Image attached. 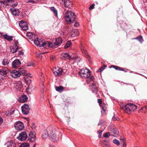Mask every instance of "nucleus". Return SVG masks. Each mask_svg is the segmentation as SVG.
Listing matches in <instances>:
<instances>
[{"instance_id":"nucleus-6","label":"nucleus","mask_w":147,"mask_h":147,"mask_svg":"<svg viewBox=\"0 0 147 147\" xmlns=\"http://www.w3.org/2000/svg\"><path fill=\"white\" fill-rule=\"evenodd\" d=\"M21 108L22 112L23 114L27 115L29 113L30 109L28 105L24 104L22 106Z\"/></svg>"},{"instance_id":"nucleus-7","label":"nucleus","mask_w":147,"mask_h":147,"mask_svg":"<svg viewBox=\"0 0 147 147\" xmlns=\"http://www.w3.org/2000/svg\"><path fill=\"white\" fill-rule=\"evenodd\" d=\"M20 27L23 30H26L28 29V26L27 22L21 21L19 23Z\"/></svg>"},{"instance_id":"nucleus-12","label":"nucleus","mask_w":147,"mask_h":147,"mask_svg":"<svg viewBox=\"0 0 147 147\" xmlns=\"http://www.w3.org/2000/svg\"><path fill=\"white\" fill-rule=\"evenodd\" d=\"M55 41L53 42V48L57 47L61 45L62 43V39L60 38H58L55 40Z\"/></svg>"},{"instance_id":"nucleus-44","label":"nucleus","mask_w":147,"mask_h":147,"mask_svg":"<svg viewBox=\"0 0 147 147\" xmlns=\"http://www.w3.org/2000/svg\"><path fill=\"white\" fill-rule=\"evenodd\" d=\"M113 142L114 144H116L117 146H119L120 144V142L117 139H114L113 141Z\"/></svg>"},{"instance_id":"nucleus-64","label":"nucleus","mask_w":147,"mask_h":147,"mask_svg":"<svg viewBox=\"0 0 147 147\" xmlns=\"http://www.w3.org/2000/svg\"><path fill=\"white\" fill-rule=\"evenodd\" d=\"M39 58H41V56H40V55H39Z\"/></svg>"},{"instance_id":"nucleus-56","label":"nucleus","mask_w":147,"mask_h":147,"mask_svg":"<svg viewBox=\"0 0 147 147\" xmlns=\"http://www.w3.org/2000/svg\"><path fill=\"white\" fill-rule=\"evenodd\" d=\"M104 69V68L103 67H100L98 70V72H100Z\"/></svg>"},{"instance_id":"nucleus-40","label":"nucleus","mask_w":147,"mask_h":147,"mask_svg":"<svg viewBox=\"0 0 147 147\" xmlns=\"http://www.w3.org/2000/svg\"><path fill=\"white\" fill-rule=\"evenodd\" d=\"M102 145L103 147H110L109 143L105 141L102 142Z\"/></svg>"},{"instance_id":"nucleus-62","label":"nucleus","mask_w":147,"mask_h":147,"mask_svg":"<svg viewBox=\"0 0 147 147\" xmlns=\"http://www.w3.org/2000/svg\"><path fill=\"white\" fill-rule=\"evenodd\" d=\"M98 137L99 138H101V134L99 133V134L98 135Z\"/></svg>"},{"instance_id":"nucleus-25","label":"nucleus","mask_w":147,"mask_h":147,"mask_svg":"<svg viewBox=\"0 0 147 147\" xmlns=\"http://www.w3.org/2000/svg\"><path fill=\"white\" fill-rule=\"evenodd\" d=\"M79 35V32L77 29L73 30L71 32V35L72 37H74L75 36H78Z\"/></svg>"},{"instance_id":"nucleus-42","label":"nucleus","mask_w":147,"mask_h":147,"mask_svg":"<svg viewBox=\"0 0 147 147\" xmlns=\"http://www.w3.org/2000/svg\"><path fill=\"white\" fill-rule=\"evenodd\" d=\"M19 147H30V144L28 143H24L21 144Z\"/></svg>"},{"instance_id":"nucleus-63","label":"nucleus","mask_w":147,"mask_h":147,"mask_svg":"<svg viewBox=\"0 0 147 147\" xmlns=\"http://www.w3.org/2000/svg\"><path fill=\"white\" fill-rule=\"evenodd\" d=\"M36 144L35 143H34L33 145V147H36Z\"/></svg>"},{"instance_id":"nucleus-39","label":"nucleus","mask_w":147,"mask_h":147,"mask_svg":"<svg viewBox=\"0 0 147 147\" xmlns=\"http://www.w3.org/2000/svg\"><path fill=\"white\" fill-rule=\"evenodd\" d=\"M130 107L131 112L134 111L137 109V107L135 105L132 103H129Z\"/></svg>"},{"instance_id":"nucleus-36","label":"nucleus","mask_w":147,"mask_h":147,"mask_svg":"<svg viewBox=\"0 0 147 147\" xmlns=\"http://www.w3.org/2000/svg\"><path fill=\"white\" fill-rule=\"evenodd\" d=\"M55 89L57 91L61 92L63 91L64 88L63 86H55Z\"/></svg>"},{"instance_id":"nucleus-46","label":"nucleus","mask_w":147,"mask_h":147,"mask_svg":"<svg viewBox=\"0 0 147 147\" xmlns=\"http://www.w3.org/2000/svg\"><path fill=\"white\" fill-rule=\"evenodd\" d=\"M141 110H142L144 112H145L147 111V106H145L144 107H141Z\"/></svg>"},{"instance_id":"nucleus-28","label":"nucleus","mask_w":147,"mask_h":147,"mask_svg":"<svg viewBox=\"0 0 147 147\" xmlns=\"http://www.w3.org/2000/svg\"><path fill=\"white\" fill-rule=\"evenodd\" d=\"M49 137V132L48 131V129L47 130H44L43 131L42 137L43 139H46Z\"/></svg>"},{"instance_id":"nucleus-38","label":"nucleus","mask_w":147,"mask_h":147,"mask_svg":"<svg viewBox=\"0 0 147 147\" xmlns=\"http://www.w3.org/2000/svg\"><path fill=\"white\" fill-rule=\"evenodd\" d=\"M9 63V60L7 59H4L2 61V64L4 66H7Z\"/></svg>"},{"instance_id":"nucleus-32","label":"nucleus","mask_w":147,"mask_h":147,"mask_svg":"<svg viewBox=\"0 0 147 147\" xmlns=\"http://www.w3.org/2000/svg\"><path fill=\"white\" fill-rule=\"evenodd\" d=\"M18 49V46L17 43H16L13 46L10 48L11 51L13 53H15L17 51Z\"/></svg>"},{"instance_id":"nucleus-54","label":"nucleus","mask_w":147,"mask_h":147,"mask_svg":"<svg viewBox=\"0 0 147 147\" xmlns=\"http://www.w3.org/2000/svg\"><path fill=\"white\" fill-rule=\"evenodd\" d=\"M55 58V56H51L50 57V59L51 61L53 60Z\"/></svg>"},{"instance_id":"nucleus-27","label":"nucleus","mask_w":147,"mask_h":147,"mask_svg":"<svg viewBox=\"0 0 147 147\" xmlns=\"http://www.w3.org/2000/svg\"><path fill=\"white\" fill-rule=\"evenodd\" d=\"M48 131L49 132V137H50L53 135V133H55L56 132L54 129L50 127L48 128Z\"/></svg>"},{"instance_id":"nucleus-24","label":"nucleus","mask_w":147,"mask_h":147,"mask_svg":"<svg viewBox=\"0 0 147 147\" xmlns=\"http://www.w3.org/2000/svg\"><path fill=\"white\" fill-rule=\"evenodd\" d=\"M28 97L26 95L22 96L18 99V101L21 102H24L28 100Z\"/></svg>"},{"instance_id":"nucleus-29","label":"nucleus","mask_w":147,"mask_h":147,"mask_svg":"<svg viewBox=\"0 0 147 147\" xmlns=\"http://www.w3.org/2000/svg\"><path fill=\"white\" fill-rule=\"evenodd\" d=\"M28 35L30 36L29 38L31 39L34 41L38 38L37 36L33 33H29Z\"/></svg>"},{"instance_id":"nucleus-19","label":"nucleus","mask_w":147,"mask_h":147,"mask_svg":"<svg viewBox=\"0 0 147 147\" xmlns=\"http://www.w3.org/2000/svg\"><path fill=\"white\" fill-rule=\"evenodd\" d=\"M59 134L58 132H56L55 133H53V135L51 136V140L53 142H57L58 140L59 137L58 134Z\"/></svg>"},{"instance_id":"nucleus-50","label":"nucleus","mask_w":147,"mask_h":147,"mask_svg":"<svg viewBox=\"0 0 147 147\" xmlns=\"http://www.w3.org/2000/svg\"><path fill=\"white\" fill-rule=\"evenodd\" d=\"M94 4L91 5L89 7V9H93L94 8Z\"/></svg>"},{"instance_id":"nucleus-48","label":"nucleus","mask_w":147,"mask_h":147,"mask_svg":"<svg viewBox=\"0 0 147 147\" xmlns=\"http://www.w3.org/2000/svg\"><path fill=\"white\" fill-rule=\"evenodd\" d=\"M110 135V134L109 132H106L103 135L104 137L108 138Z\"/></svg>"},{"instance_id":"nucleus-17","label":"nucleus","mask_w":147,"mask_h":147,"mask_svg":"<svg viewBox=\"0 0 147 147\" xmlns=\"http://www.w3.org/2000/svg\"><path fill=\"white\" fill-rule=\"evenodd\" d=\"M63 1L64 5L65 7L70 8L72 4L71 0H61Z\"/></svg>"},{"instance_id":"nucleus-60","label":"nucleus","mask_w":147,"mask_h":147,"mask_svg":"<svg viewBox=\"0 0 147 147\" xmlns=\"http://www.w3.org/2000/svg\"><path fill=\"white\" fill-rule=\"evenodd\" d=\"M41 88L42 89H44V84H42V85L41 86Z\"/></svg>"},{"instance_id":"nucleus-51","label":"nucleus","mask_w":147,"mask_h":147,"mask_svg":"<svg viewBox=\"0 0 147 147\" xmlns=\"http://www.w3.org/2000/svg\"><path fill=\"white\" fill-rule=\"evenodd\" d=\"M34 63L32 62L28 63H27L28 66H33Z\"/></svg>"},{"instance_id":"nucleus-59","label":"nucleus","mask_w":147,"mask_h":147,"mask_svg":"<svg viewBox=\"0 0 147 147\" xmlns=\"http://www.w3.org/2000/svg\"><path fill=\"white\" fill-rule=\"evenodd\" d=\"M17 4H13V5H12V7H16V6H17Z\"/></svg>"},{"instance_id":"nucleus-13","label":"nucleus","mask_w":147,"mask_h":147,"mask_svg":"<svg viewBox=\"0 0 147 147\" xmlns=\"http://www.w3.org/2000/svg\"><path fill=\"white\" fill-rule=\"evenodd\" d=\"M10 75L14 78H16L19 77L20 76V74H19L18 71L16 70H12L10 72Z\"/></svg>"},{"instance_id":"nucleus-43","label":"nucleus","mask_w":147,"mask_h":147,"mask_svg":"<svg viewBox=\"0 0 147 147\" xmlns=\"http://www.w3.org/2000/svg\"><path fill=\"white\" fill-rule=\"evenodd\" d=\"M71 42L70 41H68L64 46L65 49H67L71 45Z\"/></svg>"},{"instance_id":"nucleus-15","label":"nucleus","mask_w":147,"mask_h":147,"mask_svg":"<svg viewBox=\"0 0 147 147\" xmlns=\"http://www.w3.org/2000/svg\"><path fill=\"white\" fill-rule=\"evenodd\" d=\"M105 122L102 120L100 121L99 122L98 126L102 125V126L101 128V129L99 130V131L97 132L98 134H101L102 132L104 131L105 127H103L102 126L105 125Z\"/></svg>"},{"instance_id":"nucleus-3","label":"nucleus","mask_w":147,"mask_h":147,"mask_svg":"<svg viewBox=\"0 0 147 147\" xmlns=\"http://www.w3.org/2000/svg\"><path fill=\"white\" fill-rule=\"evenodd\" d=\"M98 102L99 103V106L101 107L102 110L101 111L102 113V114H105L107 110V105L104 103L102 104V100L101 99H98Z\"/></svg>"},{"instance_id":"nucleus-20","label":"nucleus","mask_w":147,"mask_h":147,"mask_svg":"<svg viewBox=\"0 0 147 147\" xmlns=\"http://www.w3.org/2000/svg\"><path fill=\"white\" fill-rule=\"evenodd\" d=\"M109 130L111 131V135L115 137H117L119 136V132L117 129H113L112 130L109 129Z\"/></svg>"},{"instance_id":"nucleus-55","label":"nucleus","mask_w":147,"mask_h":147,"mask_svg":"<svg viewBox=\"0 0 147 147\" xmlns=\"http://www.w3.org/2000/svg\"><path fill=\"white\" fill-rule=\"evenodd\" d=\"M15 111H14V110L10 111H9V113H10V114L11 115L13 114L14 113Z\"/></svg>"},{"instance_id":"nucleus-35","label":"nucleus","mask_w":147,"mask_h":147,"mask_svg":"<svg viewBox=\"0 0 147 147\" xmlns=\"http://www.w3.org/2000/svg\"><path fill=\"white\" fill-rule=\"evenodd\" d=\"M86 78V82L88 83H89L91 81H93L94 82V77L93 76H90V75L89 76H88L87 78Z\"/></svg>"},{"instance_id":"nucleus-47","label":"nucleus","mask_w":147,"mask_h":147,"mask_svg":"<svg viewBox=\"0 0 147 147\" xmlns=\"http://www.w3.org/2000/svg\"><path fill=\"white\" fill-rule=\"evenodd\" d=\"M137 39L141 42H142L143 41L142 37L141 36L138 37Z\"/></svg>"},{"instance_id":"nucleus-53","label":"nucleus","mask_w":147,"mask_h":147,"mask_svg":"<svg viewBox=\"0 0 147 147\" xmlns=\"http://www.w3.org/2000/svg\"><path fill=\"white\" fill-rule=\"evenodd\" d=\"M24 54L23 52L22 51H19V55H23Z\"/></svg>"},{"instance_id":"nucleus-14","label":"nucleus","mask_w":147,"mask_h":147,"mask_svg":"<svg viewBox=\"0 0 147 147\" xmlns=\"http://www.w3.org/2000/svg\"><path fill=\"white\" fill-rule=\"evenodd\" d=\"M21 64V62L18 59L15 60L12 62V67L15 68L19 67Z\"/></svg>"},{"instance_id":"nucleus-23","label":"nucleus","mask_w":147,"mask_h":147,"mask_svg":"<svg viewBox=\"0 0 147 147\" xmlns=\"http://www.w3.org/2000/svg\"><path fill=\"white\" fill-rule=\"evenodd\" d=\"M14 2L13 0H4L3 1H0V6L2 5L3 7L4 6V5L7 6V3L10 2L12 3Z\"/></svg>"},{"instance_id":"nucleus-4","label":"nucleus","mask_w":147,"mask_h":147,"mask_svg":"<svg viewBox=\"0 0 147 147\" xmlns=\"http://www.w3.org/2000/svg\"><path fill=\"white\" fill-rule=\"evenodd\" d=\"M14 126L16 129L18 131L22 130L24 127L23 123L20 121H18L15 123Z\"/></svg>"},{"instance_id":"nucleus-37","label":"nucleus","mask_w":147,"mask_h":147,"mask_svg":"<svg viewBox=\"0 0 147 147\" xmlns=\"http://www.w3.org/2000/svg\"><path fill=\"white\" fill-rule=\"evenodd\" d=\"M51 10L53 11L55 14V16L56 17H58V13L57 10L55 8L53 7H51L50 8Z\"/></svg>"},{"instance_id":"nucleus-26","label":"nucleus","mask_w":147,"mask_h":147,"mask_svg":"<svg viewBox=\"0 0 147 147\" xmlns=\"http://www.w3.org/2000/svg\"><path fill=\"white\" fill-rule=\"evenodd\" d=\"M62 69L61 68H58L57 70L53 72L54 74L56 76H59L61 75L62 74Z\"/></svg>"},{"instance_id":"nucleus-33","label":"nucleus","mask_w":147,"mask_h":147,"mask_svg":"<svg viewBox=\"0 0 147 147\" xmlns=\"http://www.w3.org/2000/svg\"><path fill=\"white\" fill-rule=\"evenodd\" d=\"M5 145L7 147H16V144L11 141L7 142L5 144Z\"/></svg>"},{"instance_id":"nucleus-61","label":"nucleus","mask_w":147,"mask_h":147,"mask_svg":"<svg viewBox=\"0 0 147 147\" xmlns=\"http://www.w3.org/2000/svg\"><path fill=\"white\" fill-rule=\"evenodd\" d=\"M29 90V88H28H28H27V89H26V92H27L28 93H29V94H30V92L29 90Z\"/></svg>"},{"instance_id":"nucleus-31","label":"nucleus","mask_w":147,"mask_h":147,"mask_svg":"<svg viewBox=\"0 0 147 147\" xmlns=\"http://www.w3.org/2000/svg\"><path fill=\"white\" fill-rule=\"evenodd\" d=\"M10 11H11L13 15L15 16H18L19 14L20 11L19 9H11Z\"/></svg>"},{"instance_id":"nucleus-49","label":"nucleus","mask_w":147,"mask_h":147,"mask_svg":"<svg viewBox=\"0 0 147 147\" xmlns=\"http://www.w3.org/2000/svg\"><path fill=\"white\" fill-rule=\"evenodd\" d=\"M74 26L76 27H77L79 26V23L77 21H75Z\"/></svg>"},{"instance_id":"nucleus-9","label":"nucleus","mask_w":147,"mask_h":147,"mask_svg":"<svg viewBox=\"0 0 147 147\" xmlns=\"http://www.w3.org/2000/svg\"><path fill=\"white\" fill-rule=\"evenodd\" d=\"M80 48L83 54L87 57V58L88 59L89 61H90L91 59V58L88 54L86 50L85 49L84 47L82 44H81L80 46Z\"/></svg>"},{"instance_id":"nucleus-57","label":"nucleus","mask_w":147,"mask_h":147,"mask_svg":"<svg viewBox=\"0 0 147 147\" xmlns=\"http://www.w3.org/2000/svg\"><path fill=\"white\" fill-rule=\"evenodd\" d=\"M49 147H56L55 145L51 144L49 145Z\"/></svg>"},{"instance_id":"nucleus-34","label":"nucleus","mask_w":147,"mask_h":147,"mask_svg":"<svg viewBox=\"0 0 147 147\" xmlns=\"http://www.w3.org/2000/svg\"><path fill=\"white\" fill-rule=\"evenodd\" d=\"M18 71L19 72V74H20V75H25L27 74V71L23 68H20Z\"/></svg>"},{"instance_id":"nucleus-30","label":"nucleus","mask_w":147,"mask_h":147,"mask_svg":"<svg viewBox=\"0 0 147 147\" xmlns=\"http://www.w3.org/2000/svg\"><path fill=\"white\" fill-rule=\"evenodd\" d=\"M34 43L35 45L40 47H42V41L41 39L38 40V38L34 41Z\"/></svg>"},{"instance_id":"nucleus-41","label":"nucleus","mask_w":147,"mask_h":147,"mask_svg":"<svg viewBox=\"0 0 147 147\" xmlns=\"http://www.w3.org/2000/svg\"><path fill=\"white\" fill-rule=\"evenodd\" d=\"M4 38L9 41H11L12 40V36H9L7 34L5 35L4 36Z\"/></svg>"},{"instance_id":"nucleus-16","label":"nucleus","mask_w":147,"mask_h":147,"mask_svg":"<svg viewBox=\"0 0 147 147\" xmlns=\"http://www.w3.org/2000/svg\"><path fill=\"white\" fill-rule=\"evenodd\" d=\"M22 87V83L20 81H18L14 84V87L17 90H20Z\"/></svg>"},{"instance_id":"nucleus-45","label":"nucleus","mask_w":147,"mask_h":147,"mask_svg":"<svg viewBox=\"0 0 147 147\" xmlns=\"http://www.w3.org/2000/svg\"><path fill=\"white\" fill-rule=\"evenodd\" d=\"M113 67L116 70H119L120 71H123V69H121V68L120 67H119L117 66L113 65Z\"/></svg>"},{"instance_id":"nucleus-1","label":"nucleus","mask_w":147,"mask_h":147,"mask_svg":"<svg viewBox=\"0 0 147 147\" xmlns=\"http://www.w3.org/2000/svg\"><path fill=\"white\" fill-rule=\"evenodd\" d=\"M76 16L74 13L71 11H67L65 13L64 18L67 23L70 24L75 22Z\"/></svg>"},{"instance_id":"nucleus-11","label":"nucleus","mask_w":147,"mask_h":147,"mask_svg":"<svg viewBox=\"0 0 147 147\" xmlns=\"http://www.w3.org/2000/svg\"><path fill=\"white\" fill-rule=\"evenodd\" d=\"M28 139L30 142H35L36 139L35 133L33 132H30L29 134Z\"/></svg>"},{"instance_id":"nucleus-2","label":"nucleus","mask_w":147,"mask_h":147,"mask_svg":"<svg viewBox=\"0 0 147 147\" xmlns=\"http://www.w3.org/2000/svg\"><path fill=\"white\" fill-rule=\"evenodd\" d=\"M90 70L86 68L85 69H82L79 72V74L82 78H86L90 75Z\"/></svg>"},{"instance_id":"nucleus-21","label":"nucleus","mask_w":147,"mask_h":147,"mask_svg":"<svg viewBox=\"0 0 147 147\" xmlns=\"http://www.w3.org/2000/svg\"><path fill=\"white\" fill-rule=\"evenodd\" d=\"M54 46L53 44L51 42L46 41L43 42L42 43V47H48L53 48Z\"/></svg>"},{"instance_id":"nucleus-5","label":"nucleus","mask_w":147,"mask_h":147,"mask_svg":"<svg viewBox=\"0 0 147 147\" xmlns=\"http://www.w3.org/2000/svg\"><path fill=\"white\" fill-rule=\"evenodd\" d=\"M27 137V135L26 132L25 131H23L19 134L17 138L21 141H23L25 140Z\"/></svg>"},{"instance_id":"nucleus-58","label":"nucleus","mask_w":147,"mask_h":147,"mask_svg":"<svg viewBox=\"0 0 147 147\" xmlns=\"http://www.w3.org/2000/svg\"><path fill=\"white\" fill-rule=\"evenodd\" d=\"M3 119L1 117H0V124H2L3 123Z\"/></svg>"},{"instance_id":"nucleus-8","label":"nucleus","mask_w":147,"mask_h":147,"mask_svg":"<svg viewBox=\"0 0 147 147\" xmlns=\"http://www.w3.org/2000/svg\"><path fill=\"white\" fill-rule=\"evenodd\" d=\"M121 107L125 112L130 114L131 113L130 107L129 104L121 106Z\"/></svg>"},{"instance_id":"nucleus-10","label":"nucleus","mask_w":147,"mask_h":147,"mask_svg":"<svg viewBox=\"0 0 147 147\" xmlns=\"http://www.w3.org/2000/svg\"><path fill=\"white\" fill-rule=\"evenodd\" d=\"M90 87L92 92L94 93H96L98 90L97 88V86L96 83L94 82L92 83Z\"/></svg>"},{"instance_id":"nucleus-52","label":"nucleus","mask_w":147,"mask_h":147,"mask_svg":"<svg viewBox=\"0 0 147 147\" xmlns=\"http://www.w3.org/2000/svg\"><path fill=\"white\" fill-rule=\"evenodd\" d=\"M27 3H32L33 4H34L35 3V1H34L32 0H30L29 1H27Z\"/></svg>"},{"instance_id":"nucleus-22","label":"nucleus","mask_w":147,"mask_h":147,"mask_svg":"<svg viewBox=\"0 0 147 147\" xmlns=\"http://www.w3.org/2000/svg\"><path fill=\"white\" fill-rule=\"evenodd\" d=\"M6 70L4 69L0 70V81L3 79V77L5 76L7 74Z\"/></svg>"},{"instance_id":"nucleus-18","label":"nucleus","mask_w":147,"mask_h":147,"mask_svg":"<svg viewBox=\"0 0 147 147\" xmlns=\"http://www.w3.org/2000/svg\"><path fill=\"white\" fill-rule=\"evenodd\" d=\"M61 58L63 60L68 59H71V56L68 53H63L61 55Z\"/></svg>"}]
</instances>
